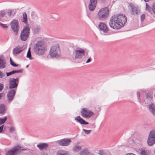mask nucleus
<instances>
[{
    "mask_svg": "<svg viewBox=\"0 0 155 155\" xmlns=\"http://www.w3.org/2000/svg\"><path fill=\"white\" fill-rule=\"evenodd\" d=\"M125 155H135L133 153H129Z\"/></svg>",
    "mask_w": 155,
    "mask_h": 155,
    "instance_id": "864d4df0",
    "label": "nucleus"
},
{
    "mask_svg": "<svg viewBox=\"0 0 155 155\" xmlns=\"http://www.w3.org/2000/svg\"><path fill=\"white\" fill-rule=\"evenodd\" d=\"M45 42L43 41H39L35 43L33 46L32 50L36 54L41 56L43 55L47 50Z\"/></svg>",
    "mask_w": 155,
    "mask_h": 155,
    "instance_id": "f03ea898",
    "label": "nucleus"
},
{
    "mask_svg": "<svg viewBox=\"0 0 155 155\" xmlns=\"http://www.w3.org/2000/svg\"><path fill=\"white\" fill-rule=\"evenodd\" d=\"M5 15V12L4 10L0 11V18L3 17Z\"/></svg>",
    "mask_w": 155,
    "mask_h": 155,
    "instance_id": "72a5a7b5",
    "label": "nucleus"
},
{
    "mask_svg": "<svg viewBox=\"0 0 155 155\" xmlns=\"http://www.w3.org/2000/svg\"><path fill=\"white\" fill-rule=\"evenodd\" d=\"M75 59H81L83 56L85 55V51L83 49L76 50L75 51Z\"/></svg>",
    "mask_w": 155,
    "mask_h": 155,
    "instance_id": "9b49d317",
    "label": "nucleus"
},
{
    "mask_svg": "<svg viewBox=\"0 0 155 155\" xmlns=\"http://www.w3.org/2000/svg\"><path fill=\"white\" fill-rule=\"evenodd\" d=\"M88 155H94L93 153H91Z\"/></svg>",
    "mask_w": 155,
    "mask_h": 155,
    "instance_id": "4d7b16f0",
    "label": "nucleus"
},
{
    "mask_svg": "<svg viewBox=\"0 0 155 155\" xmlns=\"http://www.w3.org/2000/svg\"><path fill=\"white\" fill-rule=\"evenodd\" d=\"M10 63L11 65L13 67H16L18 66V64H15L12 61L11 58H10Z\"/></svg>",
    "mask_w": 155,
    "mask_h": 155,
    "instance_id": "f704fd0d",
    "label": "nucleus"
},
{
    "mask_svg": "<svg viewBox=\"0 0 155 155\" xmlns=\"http://www.w3.org/2000/svg\"><path fill=\"white\" fill-rule=\"evenodd\" d=\"M109 10L108 7L101 8L97 14V18L101 21H105L109 16Z\"/></svg>",
    "mask_w": 155,
    "mask_h": 155,
    "instance_id": "7ed1b4c3",
    "label": "nucleus"
},
{
    "mask_svg": "<svg viewBox=\"0 0 155 155\" xmlns=\"http://www.w3.org/2000/svg\"><path fill=\"white\" fill-rule=\"evenodd\" d=\"M30 48H29L28 49L26 55V57L28 58H29L30 60H32L34 58L31 57V55L30 51Z\"/></svg>",
    "mask_w": 155,
    "mask_h": 155,
    "instance_id": "cd10ccee",
    "label": "nucleus"
},
{
    "mask_svg": "<svg viewBox=\"0 0 155 155\" xmlns=\"http://www.w3.org/2000/svg\"><path fill=\"white\" fill-rule=\"evenodd\" d=\"M155 137V131L152 130L150 132L148 137Z\"/></svg>",
    "mask_w": 155,
    "mask_h": 155,
    "instance_id": "2f4dec72",
    "label": "nucleus"
},
{
    "mask_svg": "<svg viewBox=\"0 0 155 155\" xmlns=\"http://www.w3.org/2000/svg\"><path fill=\"white\" fill-rule=\"evenodd\" d=\"M2 94H0V99H1L2 98Z\"/></svg>",
    "mask_w": 155,
    "mask_h": 155,
    "instance_id": "6e6d98bb",
    "label": "nucleus"
},
{
    "mask_svg": "<svg viewBox=\"0 0 155 155\" xmlns=\"http://www.w3.org/2000/svg\"><path fill=\"white\" fill-rule=\"evenodd\" d=\"M49 53L52 57H59L60 55V51L59 45H57L52 47L50 49Z\"/></svg>",
    "mask_w": 155,
    "mask_h": 155,
    "instance_id": "39448f33",
    "label": "nucleus"
},
{
    "mask_svg": "<svg viewBox=\"0 0 155 155\" xmlns=\"http://www.w3.org/2000/svg\"><path fill=\"white\" fill-rule=\"evenodd\" d=\"M81 149V147L79 146H75L73 148V150L74 151H78Z\"/></svg>",
    "mask_w": 155,
    "mask_h": 155,
    "instance_id": "c85d7f7f",
    "label": "nucleus"
},
{
    "mask_svg": "<svg viewBox=\"0 0 155 155\" xmlns=\"http://www.w3.org/2000/svg\"><path fill=\"white\" fill-rule=\"evenodd\" d=\"M5 76V74L3 72L0 71V78H3Z\"/></svg>",
    "mask_w": 155,
    "mask_h": 155,
    "instance_id": "37998d69",
    "label": "nucleus"
},
{
    "mask_svg": "<svg viewBox=\"0 0 155 155\" xmlns=\"http://www.w3.org/2000/svg\"><path fill=\"white\" fill-rule=\"evenodd\" d=\"M99 155H106V153L104 150H99L98 152Z\"/></svg>",
    "mask_w": 155,
    "mask_h": 155,
    "instance_id": "c9c22d12",
    "label": "nucleus"
},
{
    "mask_svg": "<svg viewBox=\"0 0 155 155\" xmlns=\"http://www.w3.org/2000/svg\"><path fill=\"white\" fill-rule=\"evenodd\" d=\"M98 28L101 31L104 33H107L109 29L106 25L104 22H101L98 25Z\"/></svg>",
    "mask_w": 155,
    "mask_h": 155,
    "instance_id": "9d476101",
    "label": "nucleus"
},
{
    "mask_svg": "<svg viewBox=\"0 0 155 155\" xmlns=\"http://www.w3.org/2000/svg\"><path fill=\"white\" fill-rule=\"evenodd\" d=\"M18 22L17 20H14L10 24L11 28L15 33L17 34L19 29Z\"/></svg>",
    "mask_w": 155,
    "mask_h": 155,
    "instance_id": "1a4fd4ad",
    "label": "nucleus"
},
{
    "mask_svg": "<svg viewBox=\"0 0 155 155\" xmlns=\"http://www.w3.org/2000/svg\"><path fill=\"white\" fill-rule=\"evenodd\" d=\"M6 76L7 77L11 75L14 74L13 70L9 72H6Z\"/></svg>",
    "mask_w": 155,
    "mask_h": 155,
    "instance_id": "58836bf2",
    "label": "nucleus"
},
{
    "mask_svg": "<svg viewBox=\"0 0 155 155\" xmlns=\"http://www.w3.org/2000/svg\"><path fill=\"white\" fill-rule=\"evenodd\" d=\"M96 110L97 111V112H99L101 110V108L100 107L97 106V107H96Z\"/></svg>",
    "mask_w": 155,
    "mask_h": 155,
    "instance_id": "3c124183",
    "label": "nucleus"
},
{
    "mask_svg": "<svg viewBox=\"0 0 155 155\" xmlns=\"http://www.w3.org/2000/svg\"><path fill=\"white\" fill-rule=\"evenodd\" d=\"M148 108L149 111L151 113L153 116L155 115V105L154 104L150 103L148 105Z\"/></svg>",
    "mask_w": 155,
    "mask_h": 155,
    "instance_id": "dca6fc26",
    "label": "nucleus"
},
{
    "mask_svg": "<svg viewBox=\"0 0 155 155\" xmlns=\"http://www.w3.org/2000/svg\"><path fill=\"white\" fill-rule=\"evenodd\" d=\"M48 146V144L47 143H40L37 145V147L40 150H42L43 149L46 148Z\"/></svg>",
    "mask_w": 155,
    "mask_h": 155,
    "instance_id": "412c9836",
    "label": "nucleus"
},
{
    "mask_svg": "<svg viewBox=\"0 0 155 155\" xmlns=\"http://www.w3.org/2000/svg\"><path fill=\"white\" fill-rule=\"evenodd\" d=\"M19 79L18 78H10L9 79V89H14L17 90L19 83Z\"/></svg>",
    "mask_w": 155,
    "mask_h": 155,
    "instance_id": "423d86ee",
    "label": "nucleus"
},
{
    "mask_svg": "<svg viewBox=\"0 0 155 155\" xmlns=\"http://www.w3.org/2000/svg\"><path fill=\"white\" fill-rule=\"evenodd\" d=\"M71 142V140L70 139L64 138L58 141V143L61 146H67Z\"/></svg>",
    "mask_w": 155,
    "mask_h": 155,
    "instance_id": "ddd939ff",
    "label": "nucleus"
},
{
    "mask_svg": "<svg viewBox=\"0 0 155 155\" xmlns=\"http://www.w3.org/2000/svg\"><path fill=\"white\" fill-rule=\"evenodd\" d=\"M23 19L22 21L26 24H28V19L27 14L26 12H24L22 13Z\"/></svg>",
    "mask_w": 155,
    "mask_h": 155,
    "instance_id": "4be33fe9",
    "label": "nucleus"
},
{
    "mask_svg": "<svg viewBox=\"0 0 155 155\" xmlns=\"http://www.w3.org/2000/svg\"><path fill=\"white\" fill-rule=\"evenodd\" d=\"M145 104H148V103H146L145 102Z\"/></svg>",
    "mask_w": 155,
    "mask_h": 155,
    "instance_id": "bf43d9fd",
    "label": "nucleus"
},
{
    "mask_svg": "<svg viewBox=\"0 0 155 155\" xmlns=\"http://www.w3.org/2000/svg\"><path fill=\"white\" fill-rule=\"evenodd\" d=\"M131 11L130 13L134 15H137L140 14V9L137 7L133 5L130 6Z\"/></svg>",
    "mask_w": 155,
    "mask_h": 155,
    "instance_id": "f8f14e48",
    "label": "nucleus"
},
{
    "mask_svg": "<svg viewBox=\"0 0 155 155\" xmlns=\"http://www.w3.org/2000/svg\"><path fill=\"white\" fill-rule=\"evenodd\" d=\"M8 15L9 17L11 16V15L13 16L15 15L16 13V12L14 11L13 9L8 10Z\"/></svg>",
    "mask_w": 155,
    "mask_h": 155,
    "instance_id": "393cba45",
    "label": "nucleus"
},
{
    "mask_svg": "<svg viewBox=\"0 0 155 155\" xmlns=\"http://www.w3.org/2000/svg\"><path fill=\"white\" fill-rule=\"evenodd\" d=\"M137 95L138 99L139 100L140 98V92L139 91H137Z\"/></svg>",
    "mask_w": 155,
    "mask_h": 155,
    "instance_id": "de8ad7c7",
    "label": "nucleus"
},
{
    "mask_svg": "<svg viewBox=\"0 0 155 155\" xmlns=\"http://www.w3.org/2000/svg\"><path fill=\"white\" fill-rule=\"evenodd\" d=\"M81 116L85 118H88L94 115V113L87 108H83L81 111Z\"/></svg>",
    "mask_w": 155,
    "mask_h": 155,
    "instance_id": "0eeeda50",
    "label": "nucleus"
},
{
    "mask_svg": "<svg viewBox=\"0 0 155 155\" xmlns=\"http://www.w3.org/2000/svg\"><path fill=\"white\" fill-rule=\"evenodd\" d=\"M15 130V129L14 127H11L9 128V130L11 132L14 131Z\"/></svg>",
    "mask_w": 155,
    "mask_h": 155,
    "instance_id": "09e8293b",
    "label": "nucleus"
},
{
    "mask_svg": "<svg viewBox=\"0 0 155 155\" xmlns=\"http://www.w3.org/2000/svg\"><path fill=\"white\" fill-rule=\"evenodd\" d=\"M39 27L37 26L34 29L33 32L34 33H37L39 32Z\"/></svg>",
    "mask_w": 155,
    "mask_h": 155,
    "instance_id": "e433bc0d",
    "label": "nucleus"
},
{
    "mask_svg": "<svg viewBox=\"0 0 155 155\" xmlns=\"http://www.w3.org/2000/svg\"><path fill=\"white\" fill-rule=\"evenodd\" d=\"M0 26L2 27L3 28H8V27L6 24H4L1 22H0Z\"/></svg>",
    "mask_w": 155,
    "mask_h": 155,
    "instance_id": "79ce46f5",
    "label": "nucleus"
},
{
    "mask_svg": "<svg viewBox=\"0 0 155 155\" xmlns=\"http://www.w3.org/2000/svg\"><path fill=\"white\" fill-rule=\"evenodd\" d=\"M21 149V147L18 145L12 149L8 151L6 153V155H14Z\"/></svg>",
    "mask_w": 155,
    "mask_h": 155,
    "instance_id": "2eb2a0df",
    "label": "nucleus"
},
{
    "mask_svg": "<svg viewBox=\"0 0 155 155\" xmlns=\"http://www.w3.org/2000/svg\"><path fill=\"white\" fill-rule=\"evenodd\" d=\"M30 27L29 24H27L24 27L23 30L21 31L20 36L21 40L22 41H25L28 38L30 35Z\"/></svg>",
    "mask_w": 155,
    "mask_h": 155,
    "instance_id": "20e7f679",
    "label": "nucleus"
},
{
    "mask_svg": "<svg viewBox=\"0 0 155 155\" xmlns=\"http://www.w3.org/2000/svg\"><path fill=\"white\" fill-rule=\"evenodd\" d=\"M28 66H29V65H27L26 66V68H28Z\"/></svg>",
    "mask_w": 155,
    "mask_h": 155,
    "instance_id": "13d9d810",
    "label": "nucleus"
},
{
    "mask_svg": "<svg viewBox=\"0 0 155 155\" xmlns=\"http://www.w3.org/2000/svg\"><path fill=\"white\" fill-rule=\"evenodd\" d=\"M144 1L145 2H148L150 1V0H144Z\"/></svg>",
    "mask_w": 155,
    "mask_h": 155,
    "instance_id": "5fc2aeb1",
    "label": "nucleus"
},
{
    "mask_svg": "<svg viewBox=\"0 0 155 155\" xmlns=\"http://www.w3.org/2000/svg\"><path fill=\"white\" fill-rule=\"evenodd\" d=\"M6 62L3 59L0 58V68H5Z\"/></svg>",
    "mask_w": 155,
    "mask_h": 155,
    "instance_id": "b1692460",
    "label": "nucleus"
},
{
    "mask_svg": "<svg viewBox=\"0 0 155 155\" xmlns=\"http://www.w3.org/2000/svg\"><path fill=\"white\" fill-rule=\"evenodd\" d=\"M56 155H69V154L68 152L61 150L58 151Z\"/></svg>",
    "mask_w": 155,
    "mask_h": 155,
    "instance_id": "bb28decb",
    "label": "nucleus"
},
{
    "mask_svg": "<svg viewBox=\"0 0 155 155\" xmlns=\"http://www.w3.org/2000/svg\"><path fill=\"white\" fill-rule=\"evenodd\" d=\"M90 153L88 149L87 148L85 149L80 152L81 155H88Z\"/></svg>",
    "mask_w": 155,
    "mask_h": 155,
    "instance_id": "5701e85b",
    "label": "nucleus"
},
{
    "mask_svg": "<svg viewBox=\"0 0 155 155\" xmlns=\"http://www.w3.org/2000/svg\"><path fill=\"white\" fill-rule=\"evenodd\" d=\"M14 72V73L15 74V73H22L23 72V69H21L20 70H13Z\"/></svg>",
    "mask_w": 155,
    "mask_h": 155,
    "instance_id": "a19ab883",
    "label": "nucleus"
},
{
    "mask_svg": "<svg viewBox=\"0 0 155 155\" xmlns=\"http://www.w3.org/2000/svg\"><path fill=\"white\" fill-rule=\"evenodd\" d=\"M147 143L149 146H152L155 143V137H148L147 140Z\"/></svg>",
    "mask_w": 155,
    "mask_h": 155,
    "instance_id": "6ab92c4d",
    "label": "nucleus"
},
{
    "mask_svg": "<svg viewBox=\"0 0 155 155\" xmlns=\"http://www.w3.org/2000/svg\"><path fill=\"white\" fill-rule=\"evenodd\" d=\"M4 125H2L1 126H0V133H2L3 130V127Z\"/></svg>",
    "mask_w": 155,
    "mask_h": 155,
    "instance_id": "8fccbe9b",
    "label": "nucleus"
},
{
    "mask_svg": "<svg viewBox=\"0 0 155 155\" xmlns=\"http://www.w3.org/2000/svg\"><path fill=\"white\" fill-rule=\"evenodd\" d=\"M146 98L147 100L151 101L153 98V94L150 93H149L146 95Z\"/></svg>",
    "mask_w": 155,
    "mask_h": 155,
    "instance_id": "a878e982",
    "label": "nucleus"
},
{
    "mask_svg": "<svg viewBox=\"0 0 155 155\" xmlns=\"http://www.w3.org/2000/svg\"><path fill=\"white\" fill-rule=\"evenodd\" d=\"M98 0H90L88 5V8L91 11H94L95 8L97 5Z\"/></svg>",
    "mask_w": 155,
    "mask_h": 155,
    "instance_id": "4468645a",
    "label": "nucleus"
},
{
    "mask_svg": "<svg viewBox=\"0 0 155 155\" xmlns=\"http://www.w3.org/2000/svg\"><path fill=\"white\" fill-rule=\"evenodd\" d=\"M7 119V117H5L4 118H0V125L4 123L6 121Z\"/></svg>",
    "mask_w": 155,
    "mask_h": 155,
    "instance_id": "c756f323",
    "label": "nucleus"
},
{
    "mask_svg": "<svg viewBox=\"0 0 155 155\" xmlns=\"http://www.w3.org/2000/svg\"><path fill=\"white\" fill-rule=\"evenodd\" d=\"M46 155H47V154H46Z\"/></svg>",
    "mask_w": 155,
    "mask_h": 155,
    "instance_id": "052dcab7",
    "label": "nucleus"
},
{
    "mask_svg": "<svg viewBox=\"0 0 155 155\" xmlns=\"http://www.w3.org/2000/svg\"><path fill=\"white\" fill-rule=\"evenodd\" d=\"M151 8L152 10L154 13L155 14V4L153 5Z\"/></svg>",
    "mask_w": 155,
    "mask_h": 155,
    "instance_id": "c03bdc74",
    "label": "nucleus"
},
{
    "mask_svg": "<svg viewBox=\"0 0 155 155\" xmlns=\"http://www.w3.org/2000/svg\"><path fill=\"white\" fill-rule=\"evenodd\" d=\"M140 153L141 155H148L147 150L144 149H141Z\"/></svg>",
    "mask_w": 155,
    "mask_h": 155,
    "instance_id": "473e14b6",
    "label": "nucleus"
},
{
    "mask_svg": "<svg viewBox=\"0 0 155 155\" xmlns=\"http://www.w3.org/2000/svg\"><path fill=\"white\" fill-rule=\"evenodd\" d=\"M7 108L6 106L3 104H0V114L2 115L5 113Z\"/></svg>",
    "mask_w": 155,
    "mask_h": 155,
    "instance_id": "aec40b11",
    "label": "nucleus"
},
{
    "mask_svg": "<svg viewBox=\"0 0 155 155\" xmlns=\"http://www.w3.org/2000/svg\"><path fill=\"white\" fill-rule=\"evenodd\" d=\"M98 2L102 5H105L107 3V0H98Z\"/></svg>",
    "mask_w": 155,
    "mask_h": 155,
    "instance_id": "7c9ffc66",
    "label": "nucleus"
},
{
    "mask_svg": "<svg viewBox=\"0 0 155 155\" xmlns=\"http://www.w3.org/2000/svg\"><path fill=\"white\" fill-rule=\"evenodd\" d=\"M127 21V18L125 15H114L110 19L109 26L113 29L118 30L123 27Z\"/></svg>",
    "mask_w": 155,
    "mask_h": 155,
    "instance_id": "f257e3e1",
    "label": "nucleus"
},
{
    "mask_svg": "<svg viewBox=\"0 0 155 155\" xmlns=\"http://www.w3.org/2000/svg\"><path fill=\"white\" fill-rule=\"evenodd\" d=\"M83 130L84 132V133L87 134H89L92 131V130H87L84 129H83Z\"/></svg>",
    "mask_w": 155,
    "mask_h": 155,
    "instance_id": "4c0bfd02",
    "label": "nucleus"
},
{
    "mask_svg": "<svg viewBox=\"0 0 155 155\" xmlns=\"http://www.w3.org/2000/svg\"><path fill=\"white\" fill-rule=\"evenodd\" d=\"M145 15L144 14H143L141 15L140 16V18L141 21H143L145 19Z\"/></svg>",
    "mask_w": 155,
    "mask_h": 155,
    "instance_id": "ea45409f",
    "label": "nucleus"
},
{
    "mask_svg": "<svg viewBox=\"0 0 155 155\" xmlns=\"http://www.w3.org/2000/svg\"><path fill=\"white\" fill-rule=\"evenodd\" d=\"M146 9L150 12V8L149 6L147 4H146Z\"/></svg>",
    "mask_w": 155,
    "mask_h": 155,
    "instance_id": "49530a36",
    "label": "nucleus"
},
{
    "mask_svg": "<svg viewBox=\"0 0 155 155\" xmlns=\"http://www.w3.org/2000/svg\"><path fill=\"white\" fill-rule=\"evenodd\" d=\"M91 58H89L87 59V61H86V63H88L90 62H91Z\"/></svg>",
    "mask_w": 155,
    "mask_h": 155,
    "instance_id": "603ef678",
    "label": "nucleus"
},
{
    "mask_svg": "<svg viewBox=\"0 0 155 155\" xmlns=\"http://www.w3.org/2000/svg\"><path fill=\"white\" fill-rule=\"evenodd\" d=\"M9 89V90L8 91L6 96L7 101L10 103L14 99L17 90L12 88Z\"/></svg>",
    "mask_w": 155,
    "mask_h": 155,
    "instance_id": "6e6552de",
    "label": "nucleus"
},
{
    "mask_svg": "<svg viewBox=\"0 0 155 155\" xmlns=\"http://www.w3.org/2000/svg\"><path fill=\"white\" fill-rule=\"evenodd\" d=\"M23 50V46L19 47V46L16 47L14 48L13 52L14 54H20Z\"/></svg>",
    "mask_w": 155,
    "mask_h": 155,
    "instance_id": "a211bd4d",
    "label": "nucleus"
},
{
    "mask_svg": "<svg viewBox=\"0 0 155 155\" xmlns=\"http://www.w3.org/2000/svg\"><path fill=\"white\" fill-rule=\"evenodd\" d=\"M74 120H76L77 122L81 124L87 125L89 124L88 122L86 121L80 116H78L75 117L74 118Z\"/></svg>",
    "mask_w": 155,
    "mask_h": 155,
    "instance_id": "f3484780",
    "label": "nucleus"
},
{
    "mask_svg": "<svg viewBox=\"0 0 155 155\" xmlns=\"http://www.w3.org/2000/svg\"><path fill=\"white\" fill-rule=\"evenodd\" d=\"M4 87V85L1 83H0V92L3 89Z\"/></svg>",
    "mask_w": 155,
    "mask_h": 155,
    "instance_id": "a18cd8bd",
    "label": "nucleus"
}]
</instances>
